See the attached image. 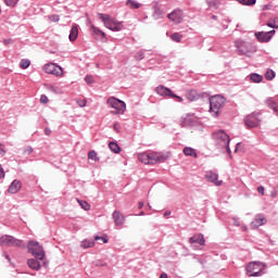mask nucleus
<instances>
[{
	"label": "nucleus",
	"mask_w": 278,
	"mask_h": 278,
	"mask_svg": "<svg viewBox=\"0 0 278 278\" xmlns=\"http://www.w3.org/2000/svg\"><path fill=\"white\" fill-rule=\"evenodd\" d=\"M260 112H253L250 115H248L244 118V124L247 125V127H249L250 129H253L255 127H260V123L262 122L260 119Z\"/></svg>",
	"instance_id": "obj_9"
},
{
	"label": "nucleus",
	"mask_w": 278,
	"mask_h": 278,
	"mask_svg": "<svg viewBox=\"0 0 278 278\" xmlns=\"http://www.w3.org/2000/svg\"><path fill=\"white\" fill-rule=\"evenodd\" d=\"M188 98L190 99V101H197V99H199V97L197 96V91L195 90H191L188 93Z\"/></svg>",
	"instance_id": "obj_42"
},
{
	"label": "nucleus",
	"mask_w": 278,
	"mask_h": 278,
	"mask_svg": "<svg viewBox=\"0 0 278 278\" xmlns=\"http://www.w3.org/2000/svg\"><path fill=\"white\" fill-rule=\"evenodd\" d=\"M109 149L113 152V153H121V146H118V143L111 141L109 143Z\"/></svg>",
	"instance_id": "obj_28"
},
{
	"label": "nucleus",
	"mask_w": 278,
	"mask_h": 278,
	"mask_svg": "<svg viewBox=\"0 0 278 278\" xmlns=\"http://www.w3.org/2000/svg\"><path fill=\"white\" fill-rule=\"evenodd\" d=\"M181 38H184V35L179 33H174L170 35V40H173L174 42H181Z\"/></svg>",
	"instance_id": "obj_32"
},
{
	"label": "nucleus",
	"mask_w": 278,
	"mask_h": 278,
	"mask_svg": "<svg viewBox=\"0 0 278 278\" xmlns=\"http://www.w3.org/2000/svg\"><path fill=\"white\" fill-rule=\"evenodd\" d=\"M25 155H31V153H34V148L28 147L24 150Z\"/></svg>",
	"instance_id": "obj_46"
},
{
	"label": "nucleus",
	"mask_w": 278,
	"mask_h": 278,
	"mask_svg": "<svg viewBox=\"0 0 278 278\" xmlns=\"http://www.w3.org/2000/svg\"><path fill=\"white\" fill-rule=\"evenodd\" d=\"M248 77L253 84H262V81H264V76L257 73H251Z\"/></svg>",
	"instance_id": "obj_23"
},
{
	"label": "nucleus",
	"mask_w": 278,
	"mask_h": 278,
	"mask_svg": "<svg viewBox=\"0 0 278 278\" xmlns=\"http://www.w3.org/2000/svg\"><path fill=\"white\" fill-rule=\"evenodd\" d=\"M30 64H31V61H29V59H23L20 62V67L21 68H29Z\"/></svg>",
	"instance_id": "obj_39"
},
{
	"label": "nucleus",
	"mask_w": 278,
	"mask_h": 278,
	"mask_svg": "<svg viewBox=\"0 0 278 278\" xmlns=\"http://www.w3.org/2000/svg\"><path fill=\"white\" fill-rule=\"evenodd\" d=\"M4 3L8 8H15L18 4V0H4Z\"/></svg>",
	"instance_id": "obj_40"
},
{
	"label": "nucleus",
	"mask_w": 278,
	"mask_h": 278,
	"mask_svg": "<svg viewBox=\"0 0 278 278\" xmlns=\"http://www.w3.org/2000/svg\"><path fill=\"white\" fill-rule=\"evenodd\" d=\"M40 103H49V98L46 94H41L40 97Z\"/></svg>",
	"instance_id": "obj_44"
},
{
	"label": "nucleus",
	"mask_w": 278,
	"mask_h": 278,
	"mask_svg": "<svg viewBox=\"0 0 278 278\" xmlns=\"http://www.w3.org/2000/svg\"><path fill=\"white\" fill-rule=\"evenodd\" d=\"M52 21L58 23L60 21V15H52Z\"/></svg>",
	"instance_id": "obj_54"
},
{
	"label": "nucleus",
	"mask_w": 278,
	"mask_h": 278,
	"mask_svg": "<svg viewBox=\"0 0 278 278\" xmlns=\"http://www.w3.org/2000/svg\"><path fill=\"white\" fill-rule=\"evenodd\" d=\"M262 225H266V219L264 218V215L258 214L255 216L254 220L251 223V228L257 229L258 227H262Z\"/></svg>",
	"instance_id": "obj_18"
},
{
	"label": "nucleus",
	"mask_w": 278,
	"mask_h": 278,
	"mask_svg": "<svg viewBox=\"0 0 278 278\" xmlns=\"http://www.w3.org/2000/svg\"><path fill=\"white\" fill-rule=\"evenodd\" d=\"M208 8H213L214 10H218V5L220 2L218 0H206Z\"/></svg>",
	"instance_id": "obj_31"
},
{
	"label": "nucleus",
	"mask_w": 278,
	"mask_h": 278,
	"mask_svg": "<svg viewBox=\"0 0 278 278\" xmlns=\"http://www.w3.org/2000/svg\"><path fill=\"white\" fill-rule=\"evenodd\" d=\"M265 79H267V81H273V79H275V71L268 70L265 73Z\"/></svg>",
	"instance_id": "obj_37"
},
{
	"label": "nucleus",
	"mask_w": 278,
	"mask_h": 278,
	"mask_svg": "<svg viewBox=\"0 0 278 278\" xmlns=\"http://www.w3.org/2000/svg\"><path fill=\"white\" fill-rule=\"evenodd\" d=\"M47 90L49 92H52L53 94H62V88H60L55 85H48Z\"/></svg>",
	"instance_id": "obj_25"
},
{
	"label": "nucleus",
	"mask_w": 278,
	"mask_h": 278,
	"mask_svg": "<svg viewBox=\"0 0 278 278\" xmlns=\"http://www.w3.org/2000/svg\"><path fill=\"white\" fill-rule=\"evenodd\" d=\"M28 253H31L35 256V260L42 262L46 257L45 248L40 245V242L30 240L27 243Z\"/></svg>",
	"instance_id": "obj_5"
},
{
	"label": "nucleus",
	"mask_w": 278,
	"mask_h": 278,
	"mask_svg": "<svg viewBox=\"0 0 278 278\" xmlns=\"http://www.w3.org/2000/svg\"><path fill=\"white\" fill-rule=\"evenodd\" d=\"M97 266H105V263H101V261H97Z\"/></svg>",
	"instance_id": "obj_57"
},
{
	"label": "nucleus",
	"mask_w": 278,
	"mask_h": 278,
	"mask_svg": "<svg viewBox=\"0 0 278 278\" xmlns=\"http://www.w3.org/2000/svg\"><path fill=\"white\" fill-rule=\"evenodd\" d=\"M88 102L86 101V100H79V101H77V104L79 105V108H86V104H87Z\"/></svg>",
	"instance_id": "obj_48"
},
{
	"label": "nucleus",
	"mask_w": 278,
	"mask_h": 278,
	"mask_svg": "<svg viewBox=\"0 0 278 278\" xmlns=\"http://www.w3.org/2000/svg\"><path fill=\"white\" fill-rule=\"evenodd\" d=\"M225 97L223 96H213L210 98V112L215 118L220 116V110L225 108Z\"/></svg>",
	"instance_id": "obj_3"
},
{
	"label": "nucleus",
	"mask_w": 278,
	"mask_h": 278,
	"mask_svg": "<svg viewBox=\"0 0 278 278\" xmlns=\"http://www.w3.org/2000/svg\"><path fill=\"white\" fill-rule=\"evenodd\" d=\"M238 3L241 5H248V7H253L255 3H257V0H236Z\"/></svg>",
	"instance_id": "obj_30"
},
{
	"label": "nucleus",
	"mask_w": 278,
	"mask_h": 278,
	"mask_svg": "<svg viewBox=\"0 0 278 278\" xmlns=\"http://www.w3.org/2000/svg\"><path fill=\"white\" fill-rule=\"evenodd\" d=\"M77 203L85 212H89L90 205L86 201L77 199Z\"/></svg>",
	"instance_id": "obj_33"
},
{
	"label": "nucleus",
	"mask_w": 278,
	"mask_h": 278,
	"mask_svg": "<svg viewBox=\"0 0 278 278\" xmlns=\"http://www.w3.org/2000/svg\"><path fill=\"white\" fill-rule=\"evenodd\" d=\"M156 94H160V97H169L170 99H177L179 103L184 101L182 97H179L170 90V88L164 87L163 85H160L155 88Z\"/></svg>",
	"instance_id": "obj_8"
},
{
	"label": "nucleus",
	"mask_w": 278,
	"mask_h": 278,
	"mask_svg": "<svg viewBox=\"0 0 278 278\" xmlns=\"http://www.w3.org/2000/svg\"><path fill=\"white\" fill-rule=\"evenodd\" d=\"M232 220H233L235 227H240V219L233 217Z\"/></svg>",
	"instance_id": "obj_51"
},
{
	"label": "nucleus",
	"mask_w": 278,
	"mask_h": 278,
	"mask_svg": "<svg viewBox=\"0 0 278 278\" xmlns=\"http://www.w3.org/2000/svg\"><path fill=\"white\" fill-rule=\"evenodd\" d=\"M7 151H5V146H3L2 143H0V155L1 157H3L5 155Z\"/></svg>",
	"instance_id": "obj_45"
},
{
	"label": "nucleus",
	"mask_w": 278,
	"mask_h": 278,
	"mask_svg": "<svg viewBox=\"0 0 278 278\" xmlns=\"http://www.w3.org/2000/svg\"><path fill=\"white\" fill-rule=\"evenodd\" d=\"M81 249H92L94 247V240L85 239L80 243Z\"/></svg>",
	"instance_id": "obj_27"
},
{
	"label": "nucleus",
	"mask_w": 278,
	"mask_h": 278,
	"mask_svg": "<svg viewBox=\"0 0 278 278\" xmlns=\"http://www.w3.org/2000/svg\"><path fill=\"white\" fill-rule=\"evenodd\" d=\"M148 210H151V204H148Z\"/></svg>",
	"instance_id": "obj_63"
},
{
	"label": "nucleus",
	"mask_w": 278,
	"mask_h": 278,
	"mask_svg": "<svg viewBox=\"0 0 278 278\" xmlns=\"http://www.w3.org/2000/svg\"><path fill=\"white\" fill-rule=\"evenodd\" d=\"M166 160H168V156L160 152H148V164L150 165L166 162Z\"/></svg>",
	"instance_id": "obj_10"
},
{
	"label": "nucleus",
	"mask_w": 278,
	"mask_h": 278,
	"mask_svg": "<svg viewBox=\"0 0 278 278\" xmlns=\"http://www.w3.org/2000/svg\"><path fill=\"white\" fill-rule=\"evenodd\" d=\"M167 18L172 21V23L179 25V23L184 21V11L181 9H175L172 13L167 14Z\"/></svg>",
	"instance_id": "obj_12"
},
{
	"label": "nucleus",
	"mask_w": 278,
	"mask_h": 278,
	"mask_svg": "<svg viewBox=\"0 0 278 278\" xmlns=\"http://www.w3.org/2000/svg\"><path fill=\"white\" fill-rule=\"evenodd\" d=\"M138 160L142 162V164H149V152L139 153Z\"/></svg>",
	"instance_id": "obj_29"
},
{
	"label": "nucleus",
	"mask_w": 278,
	"mask_h": 278,
	"mask_svg": "<svg viewBox=\"0 0 278 278\" xmlns=\"http://www.w3.org/2000/svg\"><path fill=\"white\" fill-rule=\"evenodd\" d=\"M94 240H96V241L102 240L103 244H108V238L100 237V236H96V237H94Z\"/></svg>",
	"instance_id": "obj_47"
},
{
	"label": "nucleus",
	"mask_w": 278,
	"mask_h": 278,
	"mask_svg": "<svg viewBox=\"0 0 278 278\" xmlns=\"http://www.w3.org/2000/svg\"><path fill=\"white\" fill-rule=\"evenodd\" d=\"M5 177V170H3V166L0 164V179H3Z\"/></svg>",
	"instance_id": "obj_50"
},
{
	"label": "nucleus",
	"mask_w": 278,
	"mask_h": 278,
	"mask_svg": "<svg viewBox=\"0 0 278 278\" xmlns=\"http://www.w3.org/2000/svg\"><path fill=\"white\" fill-rule=\"evenodd\" d=\"M45 134L46 136H51V128H46Z\"/></svg>",
	"instance_id": "obj_55"
},
{
	"label": "nucleus",
	"mask_w": 278,
	"mask_h": 278,
	"mask_svg": "<svg viewBox=\"0 0 278 278\" xmlns=\"http://www.w3.org/2000/svg\"><path fill=\"white\" fill-rule=\"evenodd\" d=\"M94 36H101V38H105V33L103 30H101L99 27L96 26H91Z\"/></svg>",
	"instance_id": "obj_36"
},
{
	"label": "nucleus",
	"mask_w": 278,
	"mask_h": 278,
	"mask_svg": "<svg viewBox=\"0 0 278 278\" xmlns=\"http://www.w3.org/2000/svg\"><path fill=\"white\" fill-rule=\"evenodd\" d=\"M240 147H241V143H237V147H236V149H235V152H238V149H240Z\"/></svg>",
	"instance_id": "obj_59"
},
{
	"label": "nucleus",
	"mask_w": 278,
	"mask_h": 278,
	"mask_svg": "<svg viewBox=\"0 0 278 278\" xmlns=\"http://www.w3.org/2000/svg\"><path fill=\"white\" fill-rule=\"evenodd\" d=\"M126 5L130 8V10H138L141 8L142 4L136 0H127Z\"/></svg>",
	"instance_id": "obj_24"
},
{
	"label": "nucleus",
	"mask_w": 278,
	"mask_h": 278,
	"mask_svg": "<svg viewBox=\"0 0 278 278\" xmlns=\"http://www.w3.org/2000/svg\"><path fill=\"white\" fill-rule=\"evenodd\" d=\"M113 129H114V131H116V134L121 132V126L116 123L113 125Z\"/></svg>",
	"instance_id": "obj_49"
},
{
	"label": "nucleus",
	"mask_w": 278,
	"mask_h": 278,
	"mask_svg": "<svg viewBox=\"0 0 278 278\" xmlns=\"http://www.w3.org/2000/svg\"><path fill=\"white\" fill-rule=\"evenodd\" d=\"M267 105H268V108H270V110H274V112H275L276 114H278V105H277V103H276L275 101H273L271 99H269V100L267 101Z\"/></svg>",
	"instance_id": "obj_34"
},
{
	"label": "nucleus",
	"mask_w": 278,
	"mask_h": 278,
	"mask_svg": "<svg viewBox=\"0 0 278 278\" xmlns=\"http://www.w3.org/2000/svg\"><path fill=\"white\" fill-rule=\"evenodd\" d=\"M27 266H28V268H31V270H40V268H41L40 260L29 258L27 261Z\"/></svg>",
	"instance_id": "obj_20"
},
{
	"label": "nucleus",
	"mask_w": 278,
	"mask_h": 278,
	"mask_svg": "<svg viewBox=\"0 0 278 278\" xmlns=\"http://www.w3.org/2000/svg\"><path fill=\"white\" fill-rule=\"evenodd\" d=\"M267 27H270L271 29H278V17H275L274 20L268 22Z\"/></svg>",
	"instance_id": "obj_38"
},
{
	"label": "nucleus",
	"mask_w": 278,
	"mask_h": 278,
	"mask_svg": "<svg viewBox=\"0 0 278 278\" xmlns=\"http://www.w3.org/2000/svg\"><path fill=\"white\" fill-rule=\"evenodd\" d=\"M153 18L154 21H160V18H164V10H162V8H160L157 4H155L153 7Z\"/></svg>",
	"instance_id": "obj_21"
},
{
	"label": "nucleus",
	"mask_w": 278,
	"mask_h": 278,
	"mask_svg": "<svg viewBox=\"0 0 278 278\" xmlns=\"http://www.w3.org/2000/svg\"><path fill=\"white\" fill-rule=\"evenodd\" d=\"M266 263L262 262H251L247 265V276L248 277H262L266 275Z\"/></svg>",
	"instance_id": "obj_2"
},
{
	"label": "nucleus",
	"mask_w": 278,
	"mask_h": 278,
	"mask_svg": "<svg viewBox=\"0 0 278 278\" xmlns=\"http://www.w3.org/2000/svg\"><path fill=\"white\" fill-rule=\"evenodd\" d=\"M182 153L190 157H197V151L190 147L184 148Z\"/></svg>",
	"instance_id": "obj_26"
},
{
	"label": "nucleus",
	"mask_w": 278,
	"mask_h": 278,
	"mask_svg": "<svg viewBox=\"0 0 278 278\" xmlns=\"http://www.w3.org/2000/svg\"><path fill=\"white\" fill-rule=\"evenodd\" d=\"M112 218L116 227H123V225H125V215H123L121 211H114L112 214Z\"/></svg>",
	"instance_id": "obj_16"
},
{
	"label": "nucleus",
	"mask_w": 278,
	"mask_h": 278,
	"mask_svg": "<svg viewBox=\"0 0 278 278\" xmlns=\"http://www.w3.org/2000/svg\"><path fill=\"white\" fill-rule=\"evenodd\" d=\"M43 71H45V73H47L48 75H56V77L60 76V75H62V67L56 66V65L53 64V63L46 64V65L43 66Z\"/></svg>",
	"instance_id": "obj_14"
},
{
	"label": "nucleus",
	"mask_w": 278,
	"mask_h": 278,
	"mask_svg": "<svg viewBox=\"0 0 278 278\" xmlns=\"http://www.w3.org/2000/svg\"><path fill=\"white\" fill-rule=\"evenodd\" d=\"M144 58V51L140 50L135 54V60H137V62L142 61V59Z\"/></svg>",
	"instance_id": "obj_41"
},
{
	"label": "nucleus",
	"mask_w": 278,
	"mask_h": 278,
	"mask_svg": "<svg viewBox=\"0 0 278 278\" xmlns=\"http://www.w3.org/2000/svg\"><path fill=\"white\" fill-rule=\"evenodd\" d=\"M21 188H23V182H21L18 179H14L9 186L8 192L10 194H16Z\"/></svg>",
	"instance_id": "obj_17"
},
{
	"label": "nucleus",
	"mask_w": 278,
	"mask_h": 278,
	"mask_svg": "<svg viewBox=\"0 0 278 278\" xmlns=\"http://www.w3.org/2000/svg\"><path fill=\"white\" fill-rule=\"evenodd\" d=\"M139 216H144V211H141V212L139 213Z\"/></svg>",
	"instance_id": "obj_62"
},
{
	"label": "nucleus",
	"mask_w": 278,
	"mask_h": 278,
	"mask_svg": "<svg viewBox=\"0 0 278 278\" xmlns=\"http://www.w3.org/2000/svg\"><path fill=\"white\" fill-rule=\"evenodd\" d=\"M190 244H200L203 247L205 244V237L202 233L194 235L193 237L189 238Z\"/></svg>",
	"instance_id": "obj_19"
},
{
	"label": "nucleus",
	"mask_w": 278,
	"mask_h": 278,
	"mask_svg": "<svg viewBox=\"0 0 278 278\" xmlns=\"http://www.w3.org/2000/svg\"><path fill=\"white\" fill-rule=\"evenodd\" d=\"M205 179L208 180L214 186H223V180H218V174L213 170H208L204 175Z\"/></svg>",
	"instance_id": "obj_15"
},
{
	"label": "nucleus",
	"mask_w": 278,
	"mask_h": 278,
	"mask_svg": "<svg viewBox=\"0 0 278 278\" xmlns=\"http://www.w3.org/2000/svg\"><path fill=\"white\" fill-rule=\"evenodd\" d=\"M0 247H17V249H27L25 241L16 239L14 236L10 235L0 237Z\"/></svg>",
	"instance_id": "obj_4"
},
{
	"label": "nucleus",
	"mask_w": 278,
	"mask_h": 278,
	"mask_svg": "<svg viewBox=\"0 0 278 278\" xmlns=\"http://www.w3.org/2000/svg\"><path fill=\"white\" fill-rule=\"evenodd\" d=\"M214 140H216L217 144L222 147V149H226L227 153H231V148H229V142H231V139L229 138V135L225 132V130H218L213 134Z\"/></svg>",
	"instance_id": "obj_6"
},
{
	"label": "nucleus",
	"mask_w": 278,
	"mask_h": 278,
	"mask_svg": "<svg viewBox=\"0 0 278 278\" xmlns=\"http://www.w3.org/2000/svg\"><path fill=\"white\" fill-rule=\"evenodd\" d=\"M275 29L270 31H258L255 34L258 42H270L273 40V36H275Z\"/></svg>",
	"instance_id": "obj_13"
},
{
	"label": "nucleus",
	"mask_w": 278,
	"mask_h": 278,
	"mask_svg": "<svg viewBox=\"0 0 278 278\" xmlns=\"http://www.w3.org/2000/svg\"><path fill=\"white\" fill-rule=\"evenodd\" d=\"M98 17L100 18V21H102L104 27H106V29H110L111 31H123L125 27L123 25V22L117 21L109 14L99 13Z\"/></svg>",
	"instance_id": "obj_1"
},
{
	"label": "nucleus",
	"mask_w": 278,
	"mask_h": 278,
	"mask_svg": "<svg viewBox=\"0 0 278 278\" xmlns=\"http://www.w3.org/2000/svg\"><path fill=\"white\" fill-rule=\"evenodd\" d=\"M164 216H170V211H166V212L164 213Z\"/></svg>",
	"instance_id": "obj_60"
},
{
	"label": "nucleus",
	"mask_w": 278,
	"mask_h": 278,
	"mask_svg": "<svg viewBox=\"0 0 278 278\" xmlns=\"http://www.w3.org/2000/svg\"><path fill=\"white\" fill-rule=\"evenodd\" d=\"M235 45L239 51V55H247V53H251V43L244 40L238 39L235 42Z\"/></svg>",
	"instance_id": "obj_11"
},
{
	"label": "nucleus",
	"mask_w": 278,
	"mask_h": 278,
	"mask_svg": "<svg viewBox=\"0 0 278 278\" xmlns=\"http://www.w3.org/2000/svg\"><path fill=\"white\" fill-rule=\"evenodd\" d=\"M144 207V202H139V210H142Z\"/></svg>",
	"instance_id": "obj_56"
},
{
	"label": "nucleus",
	"mask_w": 278,
	"mask_h": 278,
	"mask_svg": "<svg viewBox=\"0 0 278 278\" xmlns=\"http://www.w3.org/2000/svg\"><path fill=\"white\" fill-rule=\"evenodd\" d=\"M77 36H79V28L77 27V25H73L68 36L70 41L75 42L77 40Z\"/></svg>",
	"instance_id": "obj_22"
},
{
	"label": "nucleus",
	"mask_w": 278,
	"mask_h": 278,
	"mask_svg": "<svg viewBox=\"0 0 278 278\" xmlns=\"http://www.w3.org/2000/svg\"><path fill=\"white\" fill-rule=\"evenodd\" d=\"M257 192H258V194L264 195V186L257 187Z\"/></svg>",
	"instance_id": "obj_52"
},
{
	"label": "nucleus",
	"mask_w": 278,
	"mask_h": 278,
	"mask_svg": "<svg viewBox=\"0 0 278 278\" xmlns=\"http://www.w3.org/2000/svg\"><path fill=\"white\" fill-rule=\"evenodd\" d=\"M106 103L114 110L111 112V114H125V110H127V104H125L123 100L116 99L114 97L109 98Z\"/></svg>",
	"instance_id": "obj_7"
},
{
	"label": "nucleus",
	"mask_w": 278,
	"mask_h": 278,
	"mask_svg": "<svg viewBox=\"0 0 278 278\" xmlns=\"http://www.w3.org/2000/svg\"><path fill=\"white\" fill-rule=\"evenodd\" d=\"M3 257H5V260H8V262H12V258L10 257V254H8V252L3 253Z\"/></svg>",
	"instance_id": "obj_53"
},
{
	"label": "nucleus",
	"mask_w": 278,
	"mask_h": 278,
	"mask_svg": "<svg viewBox=\"0 0 278 278\" xmlns=\"http://www.w3.org/2000/svg\"><path fill=\"white\" fill-rule=\"evenodd\" d=\"M212 18H213V21H216V18H218V16L212 15Z\"/></svg>",
	"instance_id": "obj_61"
},
{
	"label": "nucleus",
	"mask_w": 278,
	"mask_h": 278,
	"mask_svg": "<svg viewBox=\"0 0 278 278\" xmlns=\"http://www.w3.org/2000/svg\"><path fill=\"white\" fill-rule=\"evenodd\" d=\"M160 278H168V275L166 273L161 274Z\"/></svg>",
	"instance_id": "obj_58"
},
{
	"label": "nucleus",
	"mask_w": 278,
	"mask_h": 278,
	"mask_svg": "<svg viewBox=\"0 0 278 278\" xmlns=\"http://www.w3.org/2000/svg\"><path fill=\"white\" fill-rule=\"evenodd\" d=\"M85 81H86V84H88L89 86H90V84H94V79H93L92 76H90V75H87V76L85 77Z\"/></svg>",
	"instance_id": "obj_43"
},
{
	"label": "nucleus",
	"mask_w": 278,
	"mask_h": 278,
	"mask_svg": "<svg viewBox=\"0 0 278 278\" xmlns=\"http://www.w3.org/2000/svg\"><path fill=\"white\" fill-rule=\"evenodd\" d=\"M88 159L93 160V162H99V155L97 154V151L94 150L89 151Z\"/></svg>",
	"instance_id": "obj_35"
}]
</instances>
